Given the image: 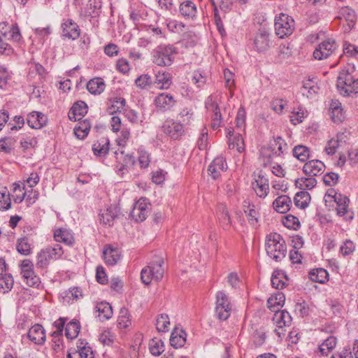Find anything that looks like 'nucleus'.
<instances>
[{"mask_svg":"<svg viewBox=\"0 0 358 358\" xmlns=\"http://www.w3.org/2000/svg\"><path fill=\"white\" fill-rule=\"evenodd\" d=\"M178 55V49L173 44L162 43L152 51V62L161 67L170 66Z\"/></svg>","mask_w":358,"mask_h":358,"instance_id":"f257e3e1","label":"nucleus"},{"mask_svg":"<svg viewBox=\"0 0 358 358\" xmlns=\"http://www.w3.org/2000/svg\"><path fill=\"white\" fill-rule=\"evenodd\" d=\"M352 73V68L344 67L340 71L337 78V89L343 96L358 94V78H355Z\"/></svg>","mask_w":358,"mask_h":358,"instance_id":"f03ea898","label":"nucleus"},{"mask_svg":"<svg viewBox=\"0 0 358 358\" xmlns=\"http://www.w3.org/2000/svg\"><path fill=\"white\" fill-rule=\"evenodd\" d=\"M265 248L268 256L275 262L282 261L286 256L285 241L278 233H271L266 236Z\"/></svg>","mask_w":358,"mask_h":358,"instance_id":"7ed1b4c3","label":"nucleus"},{"mask_svg":"<svg viewBox=\"0 0 358 358\" xmlns=\"http://www.w3.org/2000/svg\"><path fill=\"white\" fill-rule=\"evenodd\" d=\"M63 255L64 250L59 244L47 246L37 253L36 266L41 269L47 268L51 261L60 259Z\"/></svg>","mask_w":358,"mask_h":358,"instance_id":"20e7f679","label":"nucleus"},{"mask_svg":"<svg viewBox=\"0 0 358 358\" xmlns=\"http://www.w3.org/2000/svg\"><path fill=\"white\" fill-rule=\"evenodd\" d=\"M164 259L158 257L148 266L143 268L141 273L142 282L145 285H149L152 280L160 281L164 275Z\"/></svg>","mask_w":358,"mask_h":358,"instance_id":"39448f33","label":"nucleus"},{"mask_svg":"<svg viewBox=\"0 0 358 358\" xmlns=\"http://www.w3.org/2000/svg\"><path fill=\"white\" fill-rule=\"evenodd\" d=\"M334 201L336 204V215L345 222H351L354 219V212L349 207L350 199L342 194H334Z\"/></svg>","mask_w":358,"mask_h":358,"instance_id":"423d86ee","label":"nucleus"},{"mask_svg":"<svg viewBox=\"0 0 358 358\" xmlns=\"http://www.w3.org/2000/svg\"><path fill=\"white\" fill-rule=\"evenodd\" d=\"M294 30V20L292 17L285 13H280L275 19V31L280 38L288 36Z\"/></svg>","mask_w":358,"mask_h":358,"instance_id":"0eeeda50","label":"nucleus"},{"mask_svg":"<svg viewBox=\"0 0 358 358\" xmlns=\"http://www.w3.org/2000/svg\"><path fill=\"white\" fill-rule=\"evenodd\" d=\"M21 275L23 281L28 286L38 287L41 284V278L35 273L33 262L28 259H24L20 264Z\"/></svg>","mask_w":358,"mask_h":358,"instance_id":"6e6552de","label":"nucleus"},{"mask_svg":"<svg viewBox=\"0 0 358 358\" xmlns=\"http://www.w3.org/2000/svg\"><path fill=\"white\" fill-rule=\"evenodd\" d=\"M161 130L172 140H180L185 133V129L180 122L173 119H166L161 127Z\"/></svg>","mask_w":358,"mask_h":358,"instance_id":"1a4fd4ad","label":"nucleus"},{"mask_svg":"<svg viewBox=\"0 0 358 358\" xmlns=\"http://www.w3.org/2000/svg\"><path fill=\"white\" fill-rule=\"evenodd\" d=\"M215 313L220 320H226L231 315V305L227 295L223 291H219L216 294Z\"/></svg>","mask_w":358,"mask_h":358,"instance_id":"9d476101","label":"nucleus"},{"mask_svg":"<svg viewBox=\"0 0 358 358\" xmlns=\"http://www.w3.org/2000/svg\"><path fill=\"white\" fill-rule=\"evenodd\" d=\"M205 106L207 111L210 115L211 127L215 130L222 126V115L218 103L214 100V97L209 96L206 102Z\"/></svg>","mask_w":358,"mask_h":358,"instance_id":"9b49d317","label":"nucleus"},{"mask_svg":"<svg viewBox=\"0 0 358 358\" xmlns=\"http://www.w3.org/2000/svg\"><path fill=\"white\" fill-rule=\"evenodd\" d=\"M338 45L335 40L328 38L320 43L313 52L315 59L322 60L331 55L337 49Z\"/></svg>","mask_w":358,"mask_h":358,"instance_id":"f8f14e48","label":"nucleus"},{"mask_svg":"<svg viewBox=\"0 0 358 358\" xmlns=\"http://www.w3.org/2000/svg\"><path fill=\"white\" fill-rule=\"evenodd\" d=\"M150 211V203L146 198H141L135 204L131 212V216L136 222H143L148 216Z\"/></svg>","mask_w":358,"mask_h":358,"instance_id":"ddd939ff","label":"nucleus"},{"mask_svg":"<svg viewBox=\"0 0 358 358\" xmlns=\"http://www.w3.org/2000/svg\"><path fill=\"white\" fill-rule=\"evenodd\" d=\"M155 107L162 112L171 110L176 103L174 96L167 92H162L158 94L154 101Z\"/></svg>","mask_w":358,"mask_h":358,"instance_id":"4468645a","label":"nucleus"},{"mask_svg":"<svg viewBox=\"0 0 358 358\" xmlns=\"http://www.w3.org/2000/svg\"><path fill=\"white\" fill-rule=\"evenodd\" d=\"M62 36L64 38L76 40L80 35V29L71 19L64 20L61 26Z\"/></svg>","mask_w":358,"mask_h":358,"instance_id":"2eb2a0df","label":"nucleus"},{"mask_svg":"<svg viewBox=\"0 0 358 358\" xmlns=\"http://www.w3.org/2000/svg\"><path fill=\"white\" fill-rule=\"evenodd\" d=\"M103 256L107 265L114 266L120 260L122 252L117 246L108 244L104 246Z\"/></svg>","mask_w":358,"mask_h":358,"instance_id":"dca6fc26","label":"nucleus"},{"mask_svg":"<svg viewBox=\"0 0 358 358\" xmlns=\"http://www.w3.org/2000/svg\"><path fill=\"white\" fill-rule=\"evenodd\" d=\"M197 12L196 5L193 1L182 0L180 1L179 13L185 20H195Z\"/></svg>","mask_w":358,"mask_h":358,"instance_id":"f3484780","label":"nucleus"},{"mask_svg":"<svg viewBox=\"0 0 358 358\" xmlns=\"http://www.w3.org/2000/svg\"><path fill=\"white\" fill-rule=\"evenodd\" d=\"M227 169V164L223 157H217L210 164L208 174L214 180L217 179Z\"/></svg>","mask_w":358,"mask_h":358,"instance_id":"a211bd4d","label":"nucleus"},{"mask_svg":"<svg viewBox=\"0 0 358 358\" xmlns=\"http://www.w3.org/2000/svg\"><path fill=\"white\" fill-rule=\"evenodd\" d=\"M27 337L34 344L43 345L46 341L45 331L42 325L36 324L29 329Z\"/></svg>","mask_w":358,"mask_h":358,"instance_id":"6ab92c4d","label":"nucleus"},{"mask_svg":"<svg viewBox=\"0 0 358 358\" xmlns=\"http://www.w3.org/2000/svg\"><path fill=\"white\" fill-rule=\"evenodd\" d=\"M252 187L257 196L260 198H265L269 192V180L264 175L259 173L255 182L252 184Z\"/></svg>","mask_w":358,"mask_h":358,"instance_id":"aec40b11","label":"nucleus"},{"mask_svg":"<svg viewBox=\"0 0 358 358\" xmlns=\"http://www.w3.org/2000/svg\"><path fill=\"white\" fill-rule=\"evenodd\" d=\"M254 45L258 52H264L269 48V34L264 28L259 29L256 34L254 39Z\"/></svg>","mask_w":358,"mask_h":358,"instance_id":"412c9836","label":"nucleus"},{"mask_svg":"<svg viewBox=\"0 0 358 358\" xmlns=\"http://www.w3.org/2000/svg\"><path fill=\"white\" fill-rule=\"evenodd\" d=\"M325 170L324 163L317 159L310 160L306 162L303 168L304 173L310 177H314L321 175Z\"/></svg>","mask_w":358,"mask_h":358,"instance_id":"4be33fe9","label":"nucleus"},{"mask_svg":"<svg viewBox=\"0 0 358 358\" xmlns=\"http://www.w3.org/2000/svg\"><path fill=\"white\" fill-rule=\"evenodd\" d=\"M120 213V209L117 206L111 205L106 209L101 210L99 214L100 222L103 225H108L109 227L113 224V222L115 218L117 217Z\"/></svg>","mask_w":358,"mask_h":358,"instance_id":"5701e85b","label":"nucleus"},{"mask_svg":"<svg viewBox=\"0 0 358 358\" xmlns=\"http://www.w3.org/2000/svg\"><path fill=\"white\" fill-rule=\"evenodd\" d=\"M216 216L219 224L224 230H229L232 222L228 209L224 203H219L216 208Z\"/></svg>","mask_w":358,"mask_h":358,"instance_id":"b1692460","label":"nucleus"},{"mask_svg":"<svg viewBox=\"0 0 358 358\" xmlns=\"http://www.w3.org/2000/svg\"><path fill=\"white\" fill-rule=\"evenodd\" d=\"M329 115L334 122L340 124L345 118L341 103L337 99H332L329 104Z\"/></svg>","mask_w":358,"mask_h":358,"instance_id":"393cba45","label":"nucleus"},{"mask_svg":"<svg viewBox=\"0 0 358 358\" xmlns=\"http://www.w3.org/2000/svg\"><path fill=\"white\" fill-rule=\"evenodd\" d=\"M268 148L275 156H282L289 150L288 145L281 136H274L270 141Z\"/></svg>","mask_w":358,"mask_h":358,"instance_id":"a878e982","label":"nucleus"},{"mask_svg":"<svg viewBox=\"0 0 358 358\" xmlns=\"http://www.w3.org/2000/svg\"><path fill=\"white\" fill-rule=\"evenodd\" d=\"M87 113V106L85 102L79 101L73 103L68 116L71 120L80 121Z\"/></svg>","mask_w":358,"mask_h":358,"instance_id":"bb28decb","label":"nucleus"},{"mask_svg":"<svg viewBox=\"0 0 358 358\" xmlns=\"http://www.w3.org/2000/svg\"><path fill=\"white\" fill-rule=\"evenodd\" d=\"M46 122L47 117L40 112L33 111L28 114L27 117V122L32 129H41L45 125Z\"/></svg>","mask_w":358,"mask_h":358,"instance_id":"cd10ccee","label":"nucleus"},{"mask_svg":"<svg viewBox=\"0 0 358 358\" xmlns=\"http://www.w3.org/2000/svg\"><path fill=\"white\" fill-rule=\"evenodd\" d=\"M155 83L160 90H168L173 84V76L171 73L166 71H159L155 76Z\"/></svg>","mask_w":358,"mask_h":358,"instance_id":"c85d7f7f","label":"nucleus"},{"mask_svg":"<svg viewBox=\"0 0 358 358\" xmlns=\"http://www.w3.org/2000/svg\"><path fill=\"white\" fill-rule=\"evenodd\" d=\"M106 111L110 115H115L120 112L126 105V100L123 97L114 96L108 99Z\"/></svg>","mask_w":358,"mask_h":358,"instance_id":"c756f323","label":"nucleus"},{"mask_svg":"<svg viewBox=\"0 0 358 358\" xmlns=\"http://www.w3.org/2000/svg\"><path fill=\"white\" fill-rule=\"evenodd\" d=\"M292 204L290 197L287 195H281L273 201V207L278 213L284 214L290 210Z\"/></svg>","mask_w":358,"mask_h":358,"instance_id":"7c9ffc66","label":"nucleus"},{"mask_svg":"<svg viewBox=\"0 0 358 358\" xmlns=\"http://www.w3.org/2000/svg\"><path fill=\"white\" fill-rule=\"evenodd\" d=\"M273 323L279 329L289 326L292 323V317L286 310H277L273 317Z\"/></svg>","mask_w":358,"mask_h":358,"instance_id":"2f4dec72","label":"nucleus"},{"mask_svg":"<svg viewBox=\"0 0 358 358\" xmlns=\"http://www.w3.org/2000/svg\"><path fill=\"white\" fill-rule=\"evenodd\" d=\"M54 238L57 242L63 243L66 245H72L74 243V237L72 233L64 228L55 230Z\"/></svg>","mask_w":358,"mask_h":358,"instance_id":"473e14b6","label":"nucleus"},{"mask_svg":"<svg viewBox=\"0 0 358 358\" xmlns=\"http://www.w3.org/2000/svg\"><path fill=\"white\" fill-rule=\"evenodd\" d=\"M110 141L108 138L101 137L92 145V151L94 155L99 157L106 156L109 151Z\"/></svg>","mask_w":358,"mask_h":358,"instance_id":"72a5a7b5","label":"nucleus"},{"mask_svg":"<svg viewBox=\"0 0 358 358\" xmlns=\"http://www.w3.org/2000/svg\"><path fill=\"white\" fill-rule=\"evenodd\" d=\"M285 301V296L283 293L278 292L273 294L267 300V306L272 311L275 312L280 310Z\"/></svg>","mask_w":358,"mask_h":358,"instance_id":"f704fd0d","label":"nucleus"},{"mask_svg":"<svg viewBox=\"0 0 358 358\" xmlns=\"http://www.w3.org/2000/svg\"><path fill=\"white\" fill-rule=\"evenodd\" d=\"M308 276L313 282L324 284L329 280V273L323 268H316L309 271Z\"/></svg>","mask_w":358,"mask_h":358,"instance_id":"c9c22d12","label":"nucleus"},{"mask_svg":"<svg viewBox=\"0 0 358 358\" xmlns=\"http://www.w3.org/2000/svg\"><path fill=\"white\" fill-rule=\"evenodd\" d=\"M96 310L99 313L98 317L103 322L109 320L113 316V309L109 303L101 301L96 305Z\"/></svg>","mask_w":358,"mask_h":358,"instance_id":"e433bc0d","label":"nucleus"},{"mask_svg":"<svg viewBox=\"0 0 358 358\" xmlns=\"http://www.w3.org/2000/svg\"><path fill=\"white\" fill-rule=\"evenodd\" d=\"M105 87L106 84L101 78H94L87 83V89L89 92L95 95L101 94L104 91Z\"/></svg>","mask_w":358,"mask_h":358,"instance_id":"4c0bfd02","label":"nucleus"},{"mask_svg":"<svg viewBox=\"0 0 358 358\" xmlns=\"http://www.w3.org/2000/svg\"><path fill=\"white\" fill-rule=\"evenodd\" d=\"M179 120L178 122H180L181 124L185 129L186 126L192 124L194 120V112L192 108H184L178 113Z\"/></svg>","mask_w":358,"mask_h":358,"instance_id":"58836bf2","label":"nucleus"},{"mask_svg":"<svg viewBox=\"0 0 358 358\" xmlns=\"http://www.w3.org/2000/svg\"><path fill=\"white\" fill-rule=\"evenodd\" d=\"M186 343V333L183 330L174 331L170 338V344L174 348H182Z\"/></svg>","mask_w":358,"mask_h":358,"instance_id":"ea45409f","label":"nucleus"},{"mask_svg":"<svg viewBox=\"0 0 358 358\" xmlns=\"http://www.w3.org/2000/svg\"><path fill=\"white\" fill-rule=\"evenodd\" d=\"M244 212L246 214L248 220L250 224L254 226L257 224L259 217V213L254 204L248 203V206L244 205Z\"/></svg>","mask_w":358,"mask_h":358,"instance_id":"a19ab883","label":"nucleus"},{"mask_svg":"<svg viewBox=\"0 0 358 358\" xmlns=\"http://www.w3.org/2000/svg\"><path fill=\"white\" fill-rule=\"evenodd\" d=\"M80 330V324L79 321L73 320L66 325L65 336L68 339H74L78 336Z\"/></svg>","mask_w":358,"mask_h":358,"instance_id":"79ce46f5","label":"nucleus"},{"mask_svg":"<svg viewBox=\"0 0 358 358\" xmlns=\"http://www.w3.org/2000/svg\"><path fill=\"white\" fill-rule=\"evenodd\" d=\"M294 204L301 209L306 208L310 203V196L308 192H297L294 198Z\"/></svg>","mask_w":358,"mask_h":358,"instance_id":"37998d69","label":"nucleus"},{"mask_svg":"<svg viewBox=\"0 0 358 358\" xmlns=\"http://www.w3.org/2000/svg\"><path fill=\"white\" fill-rule=\"evenodd\" d=\"M14 285V280L11 274L4 273L0 276V293L6 294L9 292Z\"/></svg>","mask_w":358,"mask_h":358,"instance_id":"c03bdc74","label":"nucleus"},{"mask_svg":"<svg viewBox=\"0 0 358 358\" xmlns=\"http://www.w3.org/2000/svg\"><path fill=\"white\" fill-rule=\"evenodd\" d=\"M16 249L21 255L27 256L32 252L31 244L27 237H23L17 240Z\"/></svg>","mask_w":358,"mask_h":358,"instance_id":"a18cd8bd","label":"nucleus"},{"mask_svg":"<svg viewBox=\"0 0 358 358\" xmlns=\"http://www.w3.org/2000/svg\"><path fill=\"white\" fill-rule=\"evenodd\" d=\"M287 280L286 275L280 271H274L271 280L272 286L277 289L284 288Z\"/></svg>","mask_w":358,"mask_h":358,"instance_id":"49530a36","label":"nucleus"},{"mask_svg":"<svg viewBox=\"0 0 358 358\" xmlns=\"http://www.w3.org/2000/svg\"><path fill=\"white\" fill-rule=\"evenodd\" d=\"M131 324L129 310L126 308H122L117 318V326L120 329H126Z\"/></svg>","mask_w":358,"mask_h":358,"instance_id":"de8ad7c7","label":"nucleus"},{"mask_svg":"<svg viewBox=\"0 0 358 358\" xmlns=\"http://www.w3.org/2000/svg\"><path fill=\"white\" fill-rule=\"evenodd\" d=\"M149 350L154 356H159L164 351V342L157 338H152L149 343Z\"/></svg>","mask_w":358,"mask_h":358,"instance_id":"09e8293b","label":"nucleus"},{"mask_svg":"<svg viewBox=\"0 0 358 358\" xmlns=\"http://www.w3.org/2000/svg\"><path fill=\"white\" fill-rule=\"evenodd\" d=\"M292 153L294 157L301 162H306L310 156L309 148L303 145H296L292 150Z\"/></svg>","mask_w":358,"mask_h":358,"instance_id":"8fccbe9b","label":"nucleus"},{"mask_svg":"<svg viewBox=\"0 0 358 358\" xmlns=\"http://www.w3.org/2000/svg\"><path fill=\"white\" fill-rule=\"evenodd\" d=\"M337 339L335 336H330L325 339L323 343L320 345L319 350L322 355H327L330 352L336 345Z\"/></svg>","mask_w":358,"mask_h":358,"instance_id":"3c124183","label":"nucleus"},{"mask_svg":"<svg viewBox=\"0 0 358 358\" xmlns=\"http://www.w3.org/2000/svg\"><path fill=\"white\" fill-rule=\"evenodd\" d=\"M166 25L169 31L177 34L182 33L185 28V25L183 22L175 19L166 20Z\"/></svg>","mask_w":358,"mask_h":358,"instance_id":"603ef678","label":"nucleus"},{"mask_svg":"<svg viewBox=\"0 0 358 358\" xmlns=\"http://www.w3.org/2000/svg\"><path fill=\"white\" fill-rule=\"evenodd\" d=\"M307 115V110L299 106L296 108V110L292 111L290 115V121L293 124L296 125L302 122Z\"/></svg>","mask_w":358,"mask_h":358,"instance_id":"864d4df0","label":"nucleus"},{"mask_svg":"<svg viewBox=\"0 0 358 358\" xmlns=\"http://www.w3.org/2000/svg\"><path fill=\"white\" fill-rule=\"evenodd\" d=\"M152 84V78L148 74H142L135 80V85L141 90H148Z\"/></svg>","mask_w":358,"mask_h":358,"instance_id":"5fc2aeb1","label":"nucleus"},{"mask_svg":"<svg viewBox=\"0 0 358 358\" xmlns=\"http://www.w3.org/2000/svg\"><path fill=\"white\" fill-rule=\"evenodd\" d=\"M170 324L169 317L166 314H161L156 320V329L159 332H166L169 331Z\"/></svg>","mask_w":358,"mask_h":358,"instance_id":"6e6d98bb","label":"nucleus"},{"mask_svg":"<svg viewBox=\"0 0 358 358\" xmlns=\"http://www.w3.org/2000/svg\"><path fill=\"white\" fill-rule=\"evenodd\" d=\"M229 148V149H236L240 153L243 152L245 150V143L242 135L238 134L230 139Z\"/></svg>","mask_w":358,"mask_h":358,"instance_id":"4d7b16f0","label":"nucleus"},{"mask_svg":"<svg viewBox=\"0 0 358 358\" xmlns=\"http://www.w3.org/2000/svg\"><path fill=\"white\" fill-rule=\"evenodd\" d=\"M207 80L206 73L201 70H196L193 72L192 76V82L196 85L197 87H203Z\"/></svg>","mask_w":358,"mask_h":358,"instance_id":"13d9d810","label":"nucleus"},{"mask_svg":"<svg viewBox=\"0 0 358 358\" xmlns=\"http://www.w3.org/2000/svg\"><path fill=\"white\" fill-rule=\"evenodd\" d=\"M11 206V200L10 198V194L6 190L0 191V210H8Z\"/></svg>","mask_w":358,"mask_h":358,"instance_id":"bf43d9fd","label":"nucleus"},{"mask_svg":"<svg viewBox=\"0 0 358 358\" xmlns=\"http://www.w3.org/2000/svg\"><path fill=\"white\" fill-rule=\"evenodd\" d=\"M284 226L288 229H297L300 227L301 224L298 217L292 215H287L282 220Z\"/></svg>","mask_w":358,"mask_h":358,"instance_id":"052dcab7","label":"nucleus"},{"mask_svg":"<svg viewBox=\"0 0 358 358\" xmlns=\"http://www.w3.org/2000/svg\"><path fill=\"white\" fill-rule=\"evenodd\" d=\"M138 162L141 168L148 167L150 162V154L142 147L138 149Z\"/></svg>","mask_w":358,"mask_h":358,"instance_id":"680f3d73","label":"nucleus"},{"mask_svg":"<svg viewBox=\"0 0 358 358\" xmlns=\"http://www.w3.org/2000/svg\"><path fill=\"white\" fill-rule=\"evenodd\" d=\"M294 311L299 316L304 317L309 314V306L303 300L299 301L295 304Z\"/></svg>","mask_w":358,"mask_h":358,"instance_id":"e2e57ef3","label":"nucleus"},{"mask_svg":"<svg viewBox=\"0 0 358 358\" xmlns=\"http://www.w3.org/2000/svg\"><path fill=\"white\" fill-rule=\"evenodd\" d=\"M63 334L58 333H52V348L55 352H58L62 350L63 347Z\"/></svg>","mask_w":358,"mask_h":358,"instance_id":"0e129e2a","label":"nucleus"},{"mask_svg":"<svg viewBox=\"0 0 358 358\" xmlns=\"http://www.w3.org/2000/svg\"><path fill=\"white\" fill-rule=\"evenodd\" d=\"M355 249L354 243L350 240H346L340 247V252L343 257L351 255Z\"/></svg>","mask_w":358,"mask_h":358,"instance_id":"69168bd1","label":"nucleus"},{"mask_svg":"<svg viewBox=\"0 0 358 358\" xmlns=\"http://www.w3.org/2000/svg\"><path fill=\"white\" fill-rule=\"evenodd\" d=\"M246 112L244 107L241 106L238 110L236 117V126L238 129H244L245 126Z\"/></svg>","mask_w":358,"mask_h":358,"instance_id":"338daca9","label":"nucleus"},{"mask_svg":"<svg viewBox=\"0 0 358 358\" xmlns=\"http://www.w3.org/2000/svg\"><path fill=\"white\" fill-rule=\"evenodd\" d=\"M157 3L158 7L164 11L171 13L173 10H176V7L173 3V0H155Z\"/></svg>","mask_w":358,"mask_h":358,"instance_id":"774afa93","label":"nucleus"}]
</instances>
